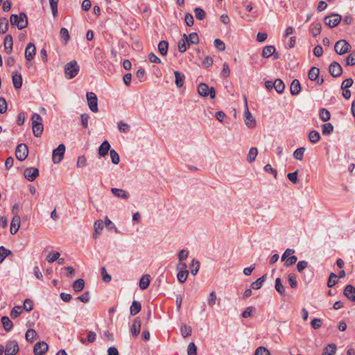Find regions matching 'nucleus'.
Masks as SVG:
<instances>
[{"label": "nucleus", "mask_w": 355, "mask_h": 355, "mask_svg": "<svg viewBox=\"0 0 355 355\" xmlns=\"http://www.w3.org/2000/svg\"><path fill=\"white\" fill-rule=\"evenodd\" d=\"M351 46L345 40L337 41L334 45V50L338 55H343L349 51Z\"/></svg>", "instance_id": "obj_5"}, {"label": "nucleus", "mask_w": 355, "mask_h": 355, "mask_svg": "<svg viewBox=\"0 0 355 355\" xmlns=\"http://www.w3.org/2000/svg\"><path fill=\"white\" fill-rule=\"evenodd\" d=\"M322 25L320 22H313L311 24L310 31L313 36L315 37L320 34Z\"/></svg>", "instance_id": "obj_26"}, {"label": "nucleus", "mask_w": 355, "mask_h": 355, "mask_svg": "<svg viewBox=\"0 0 355 355\" xmlns=\"http://www.w3.org/2000/svg\"><path fill=\"white\" fill-rule=\"evenodd\" d=\"M319 116L322 121L326 122L330 119L331 114L326 108H321L319 112Z\"/></svg>", "instance_id": "obj_41"}, {"label": "nucleus", "mask_w": 355, "mask_h": 355, "mask_svg": "<svg viewBox=\"0 0 355 355\" xmlns=\"http://www.w3.org/2000/svg\"><path fill=\"white\" fill-rule=\"evenodd\" d=\"M341 16L338 14H331L330 16H327L324 17V21L326 25L329 26L330 28H334L341 21Z\"/></svg>", "instance_id": "obj_10"}, {"label": "nucleus", "mask_w": 355, "mask_h": 355, "mask_svg": "<svg viewBox=\"0 0 355 355\" xmlns=\"http://www.w3.org/2000/svg\"><path fill=\"white\" fill-rule=\"evenodd\" d=\"M275 47L272 45L266 46L263 47L262 50V56L265 58H268L272 56V54L275 53Z\"/></svg>", "instance_id": "obj_30"}, {"label": "nucleus", "mask_w": 355, "mask_h": 355, "mask_svg": "<svg viewBox=\"0 0 355 355\" xmlns=\"http://www.w3.org/2000/svg\"><path fill=\"white\" fill-rule=\"evenodd\" d=\"M194 13L196 19L198 20H203L206 17L205 10L199 7L194 9Z\"/></svg>", "instance_id": "obj_49"}, {"label": "nucleus", "mask_w": 355, "mask_h": 355, "mask_svg": "<svg viewBox=\"0 0 355 355\" xmlns=\"http://www.w3.org/2000/svg\"><path fill=\"white\" fill-rule=\"evenodd\" d=\"M150 284V275H145L141 277L139 281V287L141 290L146 289Z\"/></svg>", "instance_id": "obj_33"}, {"label": "nucleus", "mask_w": 355, "mask_h": 355, "mask_svg": "<svg viewBox=\"0 0 355 355\" xmlns=\"http://www.w3.org/2000/svg\"><path fill=\"white\" fill-rule=\"evenodd\" d=\"M1 323L3 324V327L5 329V331H10L13 327L12 322L7 316H3L1 318Z\"/></svg>", "instance_id": "obj_32"}, {"label": "nucleus", "mask_w": 355, "mask_h": 355, "mask_svg": "<svg viewBox=\"0 0 355 355\" xmlns=\"http://www.w3.org/2000/svg\"><path fill=\"white\" fill-rule=\"evenodd\" d=\"M104 227V223L101 220H98L94 223V237L96 238L98 235H99L101 232V230H103Z\"/></svg>", "instance_id": "obj_31"}, {"label": "nucleus", "mask_w": 355, "mask_h": 355, "mask_svg": "<svg viewBox=\"0 0 355 355\" xmlns=\"http://www.w3.org/2000/svg\"><path fill=\"white\" fill-rule=\"evenodd\" d=\"M305 150L306 148L304 147L297 148L293 153V157L299 161L302 160Z\"/></svg>", "instance_id": "obj_44"}, {"label": "nucleus", "mask_w": 355, "mask_h": 355, "mask_svg": "<svg viewBox=\"0 0 355 355\" xmlns=\"http://www.w3.org/2000/svg\"><path fill=\"white\" fill-rule=\"evenodd\" d=\"M3 45L6 53H10L13 46V39L11 35L8 34L5 37Z\"/></svg>", "instance_id": "obj_20"}, {"label": "nucleus", "mask_w": 355, "mask_h": 355, "mask_svg": "<svg viewBox=\"0 0 355 355\" xmlns=\"http://www.w3.org/2000/svg\"><path fill=\"white\" fill-rule=\"evenodd\" d=\"M110 150V144L107 140H105L98 148V155L101 157H105Z\"/></svg>", "instance_id": "obj_24"}, {"label": "nucleus", "mask_w": 355, "mask_h": 355, "mask_svg": "<svg viewBox=\"0 0 355 355\" xmlns=\"http://www.w3.org/2000/svg\"><path fill=\"white\" fill-rule=\"evenodd\" d=\"M118 128L121 132H128L130 130V125L123 121L118 122Z\"/></svg>", "instance_id": "obj_60"}, {"label": "nucleus", "mask_w": 355, "mask_h": 355, "mask_svg": "<svg viewBox=\"0 0 355 355\" xmlns=\"http://www.w3.org/2000/svg\"><path fill=\"white\" fill-rule=\"evenodd\" d=\"M12 254V252L4 248L3 246L0 247V263H2L6 257L8 255Z\"/></svg>", "instance_id": "obj_48"}, {"label": "nucleus", "mask_w": 355, "mask_h": 355, "mask_svg": "<svg viewBox=\"0 0 355 355\" xmlns=\"http://www.w3.org/2000/svg\"><path fill=\"white\" fill-rule=\"evenodd\" d=\"M344 295L349 300L355 302V287L351 284H348L345 286L344 291Z\"/></svg>", "instance_id": "obj_17"}, {"label": "nucleus", "mask_w": 355, "mask_h": 355, "mask_svg": "<svg viewBox=\"0 0 355 355\" xmlns=\"http://www.w3.org/2000/svg\"><path fill=\"white\" fill-rule=\"evenodd\" d=\"M101 275H102L103 281L104 282L107 283V282H110L111 281V279H112L111 275L107 274L105 267H102L101 268Z\"/></svg>", "instance_id": "obj_61"}, {"label": "nucleus", "mask_w": 355, "mask_h": 355, "mask_svg": "<svg viewBox=\"0 0 355 355\" xmlns=\"http://www.w3.org/2000/svg\"><path fill=\"white\" fill-rule=\"evenodd\" d=\"M198 93L202 97H208L214 99L216 96V90L214 87H209L205 83H200L198 86Z\"/></svg>", "instance_id": "obj_4"}, {"label": "nucleus", "mask_w": 355, "mask_h": 355, "mask_svg": "<svg viewBox=\"0 0 355 355\" xmlns=\"http://www.w3.org/2000/svg\"><path fill=\"white\" fill-rule=\"evenodd\" d=\"M258 154V150L256 147H252L248 154L247 159L250 163L253 162Z\"/></svg>", "instance_id": "obj_43"}, {"label": "nucleus", "mask_w": 355, "mask_h": 355, "mask_svg": "<svg viewBox=\"0 0 355 355\" xmlns=\"http://www.w3.org/2000/svg\"><path fill=\"white\" fill-rule=\"evenodd\" d=\"M266 277V275H263L261 277L258 278L255 282H253L251 284L250 287L254 290H258V289L261 288V287L262 286L263 282L265 281Z\"/></svg>", "instance_id": "obj_40"}, {"label": "nucleus", "mask_w": 355, "mask_h": 355, "mask_svg": "<svg viewBox=\"0 0 355 355\" xmlns=\"http://www.w3.org/2000/svg\"><path fill=\"white\" fill-rule=\"evenodd\" d=\"M288 281L291 288H295L297 286V282L294 274H289L288 276Z\"/></svg>", "instance_id": "obj_63"}, {"label": "nucleus", "mask_w": 355, "mask_h": 355, "mask_svg": "<svg viewBox=\"0 0 355 355\" xmlns=\"http://www.w3.org/2000/svg\"><path fill=\"white\" fill-rule=\"evenodd\" d=\"M216 301V294L215 291H211L209 293V295L208 297L207 303L209 306L212 307L215 304Z\"/></svg>", "instance_id": "obj_62"}, {"label": "nucleus", "mask_w": 355, "mask_h": 355, "mask_svg": "<svg viewBox=\"0 0 355 355\" xmlns=\"http://www.w3.org/2000/svg\"><path fill=\"white\" fill-rule=\"evenodd\" d=\"M12 79L14 87L15 89H20L22 86V77L21 73L17 71L12 72Z\"/></svg>", "instance_id": "obj_18"}, {"label": "nucleus", "mask_w": 355, "mask_h": 355, "mask_svg": "<svg viewBox=\"0 0 355 355\" xmlns=\"http://www.w3.org/2000/svg\"><path fill=\"white\" fill-rule=\"evenodd\" d=\"M188 355H197V347L193 342H191L187 347Z\"/></svg>", "instance_id": "obj_57"}, {"label": "nucleus", "mask_w": 355, "mask_h": 355, "mask_svg": "<svg viewBox=\"0 0 355 355\" xmlns=\"http://www.w3.org/2000/svg\"><path fill=\"white\" fill-rule=\"evenodd\" d=\"M9 23L8 20L6 17L0 18V33L5 34L8 29Z\"/></svg>", "instance_id": "obj_37"}, {"label": "nucleus", "mask_w": 355, "mask_h": 355, "mask_svg": "<svg viewBox=\"0 0 355 355\" xmlns=\"http://www.w3.org/2000/svg\"><path fill=\"white\" fill-rule=\"evenodd\" d=\"M111 191L114 196L119 198L126 200L130 197L129 193L123 189L112 188Z\"/></svg>", "instance_id": "obj_19"}, {"label": "nucleus", "mask_w": 355, "mask_h": 355, "mask_svg": "<svg viewBox=\"0 0 355 355\" xmlns=\"http://www.w3.org/2000/svg\"><path fill=\"white\" fill-rule=\"evenodd\" d=\"M36 53V48L33 43L29 42L25 49V58L26 64L29 67V62L34 58Z\"/></svg>", "instance_id": "obj_12"}, {"label": "nucleus", "mask_w": 355, "mask_h": 355, "mask_svg": "<svg viewBox=\"0 0 355 355\" xmlns=\"http://www.w3.org/2000/svg\"><path fill=\"white\" fill-rule=\"evenodd\" d=\"M141 309V303L138 301L134 300L130 306V315H135L140 312Z\"/></svg>", "instance_id": "obj_29"}, {"label": "nucleus", "mask_w": 355, "mask_h": 355, "mask_svg": "<svg viewBox=\"0 0 355 355\" xmlns=\"http://www.w3.org/2000/svg\"><path fill=\"white\" fill-rule=\"evenodd\" d=\"M110 155L112 162L114 164H118L120 162V157H119L118 153L114 149H111L110 150Z\"/></svg>", "instance_id": "obj_51"}, {"label": "nucleus", "mask_w": 355, "mask_h": 355, "mask_svg": "<svg viewBox=\"0 0 355 355\" xmlns=\"http://www.w3.org/2000/svg\"><path fill=\"white\" fill-rule=\"evenodd\" d=\"M274 88L278 94H282L284 91L285 85L281 79L277 78L274 81Z\"/></svg>", "instance_id": "obj_34"}, {"label": "nucleus", "mask_w": 355, "mask_h": 355, "mask_svg": "<svg viewBox=\"0 0 355 355\" xmlns=\"http://www.w3.org/2000/svg\"><path fill=\"white\" fill-rule=\"evenodd\" d=\"M190 268H191V273L193 275H196L198 273V272L199 270V268H200V262H199V261L196 259H193L191 261V265H190Z\"/></svg>", "instance_id": "obj_46"}, {"label": "nucleus", "mask_w": 355, "mask_h": 355, "mask_svg": "<svg viewBox=\"0 0 355 355\" xmlns=\"http://www.w3.org/2000/svg\"><path fill=\"white\" fill-rule=\"evenodd\" d=\"M85 286V281L83 279H76L72 285L73 289L75 292L78 293L80 292Z\"/></svg>", "instance_id": "obj_28"}, {"label": "nucleus", "mask_w": 355, "mask_h": 355, "mask_svg": "<svg viewBox=\"0 0 355 355\" xmlns=\"http://www.w3.org/2000/svg\"><path fill=\"white\" fill-rule=\"evenodd\" d=\"M334 131V126L330 123H324L322 125V132L324 135H329Z\"/></svg>", "instance_id": "obj_47"}, {"label": "nucleus", "mask_w": 355, "mask_h": 355, "mask_svg": "<svg viewBox=\"0 0 355 355\" xmlns=\"http://www.w3.org/2000/svg\"><path fill=\"white\" fill-rule=\"evenodd\" d=\"M94 58L98 62H102L105 60V55L103 51L97 47L95 49L94 52Z\"/></svg>", "instance_id": "obj_45"}, {"label": "nucleus", "mask_w": 355, "mask_h": 355, "mask_svg": "<svg viewBox=\"0 0 355 355\" xmlns=\"http://www.w3.org/2000/svg\"><path fill=\"white\" fill-rule=\"evenodd\" d=\"M33 132L35 137H40L44 130L42 118L37 113H33L31 116Z\"/></svg>", "instance_id": "obj_2"}, {"label": "nucleus", "mask_w": 355, "mask_h": 355, "mask_svg": "<svg viewBox=\"0 0 355 355\" xmlns=\"http://www.w3.org/2000/svg\"><path fill=\"white\" fill-rule=\"evenodd\" d=\"M181 334L184 338H187L191 334L192 329L191 327L184 324L180 328Z\"/></svg>", "instance_id": "obj_50"}, {"label": "nucleus", "mask_w": 355, "mask_h": 355, "mask_svg": "<svg viewBox=\"0 0 355 355\" xmlns=\"http://www.w3.org/2000/svg\"><path fill=\"white\" fill-rule=\"evenodd\" d=\"M189 275L188 270H179L177 277L180 283H184L187 281Z\"/></svg>", "instance_id": "obj_52"}, {"label": "nucleus", "mask_w": 355, "mask_h": 355, "mask_svg": "<svg viewBox=\"0 0 355 355\" xmlns=\"http://www.w3.org/2000/svg\"><path fill=\"white\" fill-rule=\"evenodd\" d=\"M214 44L215 48L220 51H223L225 49V43L220 39H215L214 41Z\"/></svg>", "instance_id": "obj_58"}, {"label": "nucleus", "mask_w": 355, "mask_h": 355, "mask_svg": "<svg viewBox=\"0 0 355 355\" xmlns=\"http://www.w3.org/2000/svg\"><path fill=\"white\" fill-rule=\"evenodd\" d=\"M297 260V258L296 256L291 255L284 261H285L284 266L285 267L291 266L296 263Z\"/></svg>", "instance_id": "obj_55"}, {"label": "nucleus", "mask_w": 355, "mask_h": 355, "mask_svg": "<svg viewBox=\"0 0 355 355\" xmlns=\"http://www.w3.org/2000/svg\"><path fill=\"white\" fill-rule=\"evenodd\" d=\"M19 350L18 343L16 340H10L6 343L4 347V352L6 355H15Z\"/></svg>", "instance_id": "obj_8"}, {"label": "nucleus", "mask_w": 355, "mask_h": 355, "mask_svg": "<svg viewBox=\"0 0 355 355\" xmlns=\"http://www.w3.org/2000/svg\"><path fill=\"white\" fill-rule=\"evenodd\" d=\"M21 311H22V308H21V306H15V307L12 309V311H11V312H10V317H11L12 318H13V319H14V318H17V317L19 316V315L21 313Z\"/></svg>", "instance_id": "obj_59"}, {"label": "nucleus", "mask_w": 355, "mask_h": 355, "mask_svg": "<svg viewBox=\"0 0 355 355\" xmlns=\"http://www.w3.org/2000/svg\"><path fill=\"white\" fill-rule=\"evenodd\" d=\"M346 65H355V51L351 53L346 58Z\"/></svg>", "instance_id": "obj_64"}, {"label": "nucleus", "mask_w": 355, "mask_h": 355, "mask_svg": "<svg viewBox=\"0 0 355 355\" xmlns=\"http://www.w3.org/2000/svg\"><path fill=\"white\" fill-rule=\"evenodd\" d=\"M254 355H270V353L267 348L260 346L256 349Z\"/></svg>", "instance_id": "obj_56"}, {"label": "nucleus", "mask_w": 355, "mask_h": 355, "mask_svg": "<svg viewBox=\"0 0 355 355\" xmlns=\"http://www.w3.org/2000/svg\"><path fill=\"white\" fill-rule=\"evenodd\" d=\"M25 178L30 181H34L39 176V170L35 167L26 168L24 171Z\"/></svg>", "instance_id": "obj_13"}, {"label": "nucleus", "mask_w": 355, "mask_h": 355, "mask_svg": "<svg viewBox=\"0 0 355 355\" xmlns=\"http://www.w3.org/2000/svg\"><path fill=\"white\" fill-rule=\"evenodd\" d=\"M336 350V345L334 343L327 345L322 353V355H334Z\"/></svg>", "instance_id": "obj_38"}, {"label": "nucleus", "mask_w": 355, "mask_h": 355, "mask_svg": "<svg viewBox=\"0 0 355 355\" xmlns=\"http://www.w3.org/2000/svg\"><path fill=\"white\" fill-rule=\"evenodd\" d=\"M49 345L44 341H39L34 345L33 353L35 355H44L48 350Z\"/></svg>", "instance_id": "obj_14"}, {"label": "nucleus", "mask_w": 355, "mask_h": 355, "mask_svg": "<svg viewBox=\"0 0 355 355\" xmlns=\"http://www.w3.org/2000/svg\"><path fill=\"white\" fill-rule=\"evenodd\" d=\"M291 94L293 96L297 95L301 91V85L297 79L292 81L290 86Z\"/></svg>", "instance_id": "obj_22"}, {"label": "nucleus", "mask_w": 355, "mask_h": 355, "mask_svg": "<svg viewBox=\"0 0 355 355\" xmlns=\"http://www.w3.org/2000/svg\"><path fill=\"white\" fill-rule=\"evenodd\" d=\"M174 75H175V83L177 87H178V88L182 87L184 83V79H185L184 75L178 71H175Z\"/></svg>", "instance_id": "obj_25"}, {"label": "nucleus", "mask_w": 355, "mask_h": 355, "mask_svg": "<svg viewBox=\"0 0 355 355\" xmlns=\"http://www.w3.org/2000/svg\"><path fill=\"white\" fill-rule=\"evenodd\" d=\"M168 44L166 40H162L158 44V51L162 55H165L168 51Z\"/></svg>", "instance_id": "obj_42"}, {"label": "nucleus", "mask_w": 355, "mask_h": 355, "mask_svg": "<svg viewBox=\"0 0 355 355\" xmlns=\"http://www.w3.org/2000/svg\"><path fill=\"white\" fill-rule=\"evenodd\" d=\"M337 277H338L337 275H336L334 272H331L330 274L329 279H328L327 286L329 288H331L334 286H335L338 282V280L336 279Z\"/></svg>", "instance_id": "obj_54"}, {"label": "nucleus", "mask_w": 355, "mask_h": 355, "mask_svg": "<svg viewBox=\"0 0 355 355\" xmlns=\"http://www.w3.org/2000/svg\"><path fill=\"white\" fill-rule=\"evenodd\" d=\"M188 40L190 44H197L199 43V37L196 33L193 32L188 35Z\"/></svg>", "instance_id": "obj_53"}, {"label": "nucleus", "mask_w": 355, "mask_h": 355, "mask_svg": "<svg viewBox=\"0 0 355 355\" xmlns=\"http://www.w3.org/2000/svg\"><path fill=\"white\" fill-rule=\"evenodd\" d=\"M189 46L188 35L186 33H184L182 37L178 41V51L181 53H184L187 51Z\"/></svg>", "instance_id": "obj_16"}, {"label": "nucleus", "mask_w": 355, "mask_h": 355, "mask_svg": "<svg viewBox=\"0 0 355 355\" xmlns=\"http://www.w3.org/2000/svg\"><path fill=\"white\" fill-rule=\"evenodd\" d=\"M329 72L333 77L337 78L341 76L343 68L338 62L334 61L329 67Z\"/></svg>", "instance_id": "obj_15"}, {"label": "nucleus", "mask_w": 355, "mask_h": 355, "mask_svg": "<svg viewBox=\"0 0 355 355\" xmlns=\"http://www.w3.org/2000/svg\"><path fill=\"white\" fill-rule=\"evenodd\" d=\"M275 290L282 296L285 295V288L284 285L282 283V280L280 278L277 277L275 279Z\"/></svg>", "instance_id": "obj_39"}, {"label": "nucleus", "mask_w": 355, "mask_h": 355, "mask_svg": "<svg viewBox=\"0 0 355 355\" xmlns=\"http://www.w3.org/2000/svg\"><path fill=\"white\" fill-rule=\"evenodd\" d=\"M64 70L66 77L68 79H71L78 75L80 67L78 62L73 60L64 65Z\"/></svg>", "instance_id": "obj_3"}, {"label": "nucleus", "mask_w": 355, "mask_h": 355, "mask_svg": "<svg viewBox=\"0 0 355 355\" xmlns=\"http://www.w3.org/2000/svg\"><path fill=\"white\" fill-rule=\"evenodd\" d=\"M28 154V146L25 144H19L15 150L16 158L19 161H24L26 159Z\"/></svg>", "instance_id": "obj_7"}, {"label": "nucleus", "mask_w": 355, "mask_h": 355, "mask_svg": "<svg viewBox=\"0 0 355 355\" xmlns=\"http://www.w3.org/2000/svg\"><path fill=\"white\" fill-rule=\"evenodd\" d=\"M320 73L319 68L316 67H312L308 73V77L310 80L315 81L318 79Z\"/></svg>", "instance_id": "obj_27"}, {"label": "nucleus", "mask_w": 355, "mask_h": 355, "mask_svg": "<svg viewBox=\"0 0 355 355\" xmlns=\"http://www.w3.org/2000/svg\"><path fill=\"white\" fill-rule=\"evenodd\" d=\"M86 97L88 103V106L92 112H98V99L96 95L94 92H87L86 94Z\"/></svg>", "instance_id": "obj_9"}, {"label": "nucleus", "mask_w": 355, "mask_h": 355, "mask_svg": "<svg viewBox=\"0 0 355 355\" xmlns=\"http://www.w3.org/2000/svg\"><path fill=\"white\" fill-rule=\"evenodd\" d=\"M64 152L65 146L63 144H60L53 150L52 159L54 164H59L62 161Z\"/></svg>", "instance_id": "obj_6"}, {"label": "nucleus", "mask_w": 355, "mask_h": 355, "mask_svg": "<svg viewBox=\"0 0 355 355\" xmlns=\"http://www.w3.org/2000/svg\"><path fill=\"white\" fill-rule=\"evenodd\" d=\"M308 137H309V140L310 142H311L313 144H316L320 139V135L316 130H311L309 133Z\"/></svg>", "instance_id": "obj_36"}, {"label": "nucleus", "mask_w": 355, "mask_h": 355, "mask_svg": "<svg viewBox=\"0 0 355 355\" xmlns=\"http://www.w3.org/2000/svg\"><path fill=\"white\" fill-rule=\"evenodd\" d=\"M10 21L11 26H17L19 30L26 28L28 24L27 15L24 12H21L19 15L12 14Z\"/></svg>", "instance_id": "obj_1"}, {"label": "nucleus", "mask_w": 355, "mask_h": 355, "mask_svg": "<svg viewBox=\"0 0 355 355\" xmlns=\"http://www.w3.org/2000/svg\"><path fill=\"white\" fill-rule=\"evenodd\" d=\"M244 101L245 103V111L244 112L245 122L246 125L251 128L255 126V119L249 111L246 96H244Z\"/></svg>", "instance_id": "obj_11"}, {"label": "nucleus", "mask_w": 355, "mask_h": 355, "mask_svg": "<svg viewBox=\"0 0 355 355\" xmlns=\"http://www.w3.org/2000/svg\"><path fill=\"white\" fill-rule=\"evenodd\" d=\"M20 227V217L19 216H15L13 217L10 223V233L12 234H15L18 231L19 228Z\"/></svg>", "instance_id": "obj_23"}, {"label": "nucleus", "mask_w": 355, "mask_h": 355, "mask_svg": "<svg viewBox=\"0 0 355 355\" xmlns=\"http://www.w3.org/2000/svg\"><path fill=\"white\" fill-rule=\"evenodd\" d=\"M26 340L29 343H33L37 336V333L33 329H28L26 332Z\"/></svg>", "instance_id": "obj_35"}, {"label": "nucleus", "mask_w": 355, "mask_h": 355, "mask_svg": "<svg viewBox=\"0 0 355 355\" xmlns=\"http://www.w3.org/2000/svg\"><path fill=\"white\" fill-rule=\"evenodd\" d=\"M140 329H141V320H139V318H136L134 320L131 326V329H130L131 333L134 337H136L139 335V334L140 332Z\"/></svg>", "instance_id": "obj_21"}]
</instances>
